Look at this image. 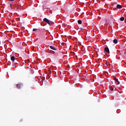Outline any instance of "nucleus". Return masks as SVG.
Returning a JSON list of instances; mask_svg holds the SVG:
<instances>
[{"instance_id":"f257e3e1","label":"nucleus","mask_w":126,"mask_h":126,"mask_svg":"<svg viewBox=\"0 0 126 126\" xmlns=\"http://www.w3.org/2000/svg\"><path fill=\"white\" fill-rule=\"evenodd\" d=\"M22 86H23L22 83H19L17 85V89H20Z\"/></svg>"},{"instance_id":"f03ea898","label":"nucleus","mask_w":126,"mask_h":126,"mask_svg":"<svg viewBox=\"0 0 126 126\" xmlns=\"http://www.w3.org/2000/svg\"><path fill=\"white\" fill-rule=\"evenodd\" d=\"M43 21L44 22H45L46 23H47L48 24H49V25H50V21H49V20H48V19H47L46 18H45L44 19H43Z\"/></svg>"},{"instance_id":"7ed1b4c3","label":"nucleus","mask_w":126,"mask_h":126,"mask_svg":"<svg viewBox=\"0 0 126 126\" xmlns=\"http://www.w3.org/2000/svg\"><path fill=\"white\" fill-rule=\"evenodd\" d=\"M114 80L116 81L118 85L120 84V81H119V80H118V79L116 78V77H114Z\"/></svg>"},{"instance_id":"20e7f679","label":"nucleus","mask_w":126,"mask_h":126,"mask_svg":"<svg viewBox=\"0 0 126 126\" xmlns=\"http://www.w3.org/2000/svg\"><path fill=\"white\" fill-rule=\"evenodd\" d=\"M104 51L107 53H110V50H109V48L108 47H105L104 48Z\"/></svg>"},{"instance_id":"39448f33","label":"nucleus","mask_w":126,"mask_h":126,"mask_svg":"<svg viewBox=\"0 0 126 126\" xmlns=\"http://www.w3.org/2000/svg\"><path fill=\"white\" fill-rule=\"evenodd\" d=\"M117 97L118 98H123V96H122V95H121V93L118 94H117Z\"/></svg>"},{"instance_id":"423d86ee","label":"nucleus","mask_w":126,"mask_h":126,"mask_svg":"<svg viewBox=\"0 0 126 126\" xmlns=\"http://www.w3.org/2000/svg\"><path fill=\"white\" fill-rule=\"evenodd\" d=\"M50 49H51V50H53V51H56L57 50V49L53 46H50Z\"/></svg>"},{"instance_id":"0eeeda50","label":"nucleus","mask_w":126,"mask_h":126,"mask_svg":"<svg viewBox=\"0 0 126 126\" xmlns=\"http://www.w3.org/2000/svg\"><path fill=\"white\" fill-rule=\"evenodd\" d=\"M11 60L12 62H14V61H15V57L14 56H12L11 57Z\"/></svg>"},{"instance_id":"6e6552de","label":"nucleus","mask_w":126,"mask_h":126,"mask_svg":"<svg viewBox=\"0 0 126 126\" xmlns=\"http://www.w3.org/2000/svg\"><path fill=\"white\" fill-rule=\"evenodd\" d=\"M123 6L120 4L117 5V8H122Z\"/></svg>"},{"instance_id":"1a4fd4ad","label":"nucleus","mask_w":126,"mask_h":126,"mask_svg":"<svg viewBox=\"0 0 126 126\" xmlns=\"http://www.w3.org/2000/svg\"><path fill=\"white\" fill-rule=\"evenodd\" d=\"M113 43H114V44H117L118 43V40L115 39L113 40Z\"/></svg>"},{"instance_id":"9d476101","label":"nucleus","mask_w":126,"mask_h":126,"mask_svg":"<svg viewBox=\"0 0 126 126\" xmlns=\"http://www.w3.org/2000/svg\"><path fill=\"white\" fill-rule=\"evenodd\" d=\"M124 20H125V17H122L121 18H120L121 21H124Z\"/></svg>"},{"instance_id":"9b49d317","label":"nucleus","mask_w":126,"mask_h":126,"mask_svg":"<svg viewBox=\"0 0 126 126\" xmlns=\"http://www.w3.org/2000/svg\"><path fill=\"white\" fill-rule=\"evenodd\" d=\"M78 24H82V22L81 21V20H79L78 21Z\"/></svg>"},{"instance_id":"f8f14e48","label":"nucleus","mask_w":126,"mask_h":126,"mask_svg":"<svg viewBox=\"0 0 126 126\" xmlns=\"http://www.w3.org/2000/svg\"><path fill=\"white\" fill-rule=\"evenodd\" d=\"M110 90L111 91H114V87H113L112 86H111L110 88Z\"/></svg>"},{"instance_id":"ddd939ff","label":"nucleus","mask_w":126,"mask_h":126,"mask_svg":"<svg viewBox=\"0 0 126 126\" xmlns=\"http://www.w3.org/2000/svg\"><path fill=\"white\" fill-rule=\"evenodd\" d=\"M33 31L35 32V31H39V29H33Z\"/></svg>"},{"instance_id":"4468645a","label":"nucleus","mask_w":126,"mask_h":126,"mask_svg":"<svg viewBox=\"0 0 126 126\" xmlns=\"http://www.w3.org/2000/svg\"><path fill=\"white\" fill-rule=\"evenodd\" d=\"M10 1H14L15 0H9Z\"/></svg>"},{"instance_id":"2eb2a0df","label":"nucleus","mask_w":126,"mask_h":126,"mask_svg":"<svg viewBox=\"0 0 126 126\" xmlns=\"http://www.w3.org/2000/svg\"><path fill=\"white\" fill-rule=\"evenodd\" d=\"M80 29L81 30H83V28H80Z\"/></svg>"},{"instance_id":"dca6fc26","label":"nucleus","mask_w":126,"mask_h":126,"mask_svg":"<svg viewBox=\"0 0 126 126\" xmlns=\"http://www.w3.org/2000/svg\"><path fill=\"white\" fill-rule=\"evenodd\" d=\"M27 61L28 62H29V60H27Z\"/></svg>"},{"instance_id":"f3484780","label":"nucleus","mask_w":126,"mask_h":126,"mask_svg":"<svg viewBox=\"0 0 126 126\" xmlns=\"http://www.w3.org/2000/svg\"><path fill=\"white\" fill-rule=\"evenodd\" d=\"M10 6H11V4H10Z\"/></svg>"},{"instance_id":"a211bd4d","label":"nucleus","mask_w":126,"mask_h":126,"mask_svg":"<svg viewBox=\"0 0 126 126\" xmlns=\"http://www.w3.org/2000/svg\"><path fill=\"white\" fill-rule=\"evenodd\" d=\"M54 54H55V52H53Z\"/></svg>"}]
</instances>
